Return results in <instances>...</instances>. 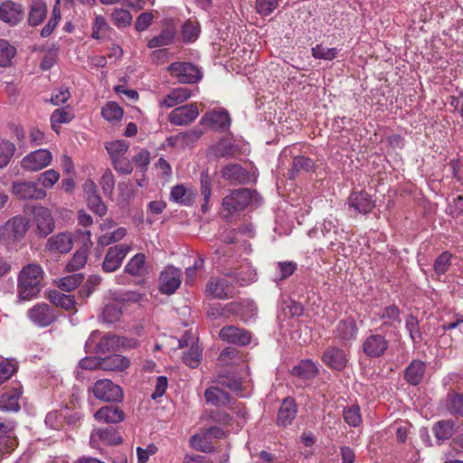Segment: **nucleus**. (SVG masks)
Instances as JSON below:
<instances>
[{"mask_svg":"<svg viewBox=\"0 0 463 463\" xmlns=\"http://www.w3.org/2000/svg\"><path fill=\"white\" fill-rule=\"evenodd\" d=\"M43 270L40 265L28 264L18 277V296L21 300H30L41 291Z\"/></svg>","mask_w":463,"mask_h":463,"instance_id":"f257e3e1","label":"nucleus"},{"mask_svg":"<svg viewBox=\"0 0 463 463\" xmlns=\"http://www.w3.org/2000/svg\"><path fill=\"white\" fill-rule=\"evenodd\" d=\"M261 203V197L259 194L249 188H240L233 190L230 194L222 199V207L225 212L224 217L241 212L250 205H259Z\"/></svg>","mask_w":463,"mask_h":463,"instance_id":"f03ea898","label":"nucleus"},{"mask_svg":"<svg viewBox=\"0 0 463 463\" xmlns=\"http://www.w3.org/2000/svg\"><path fill=\"white\" fill-rule=\"evenodd\" d=\"M100 333L93 331L88 340L86 341L85 347L90 353L105 354L118 347H135L137 343L136 340H128L121 338L113 334H107L99 338Z\"/></svg>","mask_w":463,"mask_h":463,"instance_id":"7ed1b4c3","label":"nucleus"},{"mask_svg":"<svg viewBox=\"0 0 463 463\" xmlns=\"http://www.w3.org/2000/svg\"><path fill=\"white\" fill-rule=\"evenodd\" d=\"M28 210L33 213V223L38 236L46 237L53 232L55 222L49 208L34 205L29 207Z\"/></svg>","mask_w":463,"mask_h":463,"instance_id":"20e7f679","label":"nucleus"},{"mask_svg":"<svg viewBox=\"0 0 463 463\" xmlns=\"http://www.w3.org/2000/svg\"><path fill=\"white\" fill-rule=\"evenodd\" d=\"M90 392L95 398L103 402H120L123 398V391L120 386L115 384L109 379L98 380Z\"/></svg>","mask_w":463,"mask_h":463,"instance_id":"39448f33","label":"nucleus"},{"mask_svg":"<svg viewBox=\"0 0 463 463\" xmlns=\"http://www.w3.org/2000/svg\"><path fill=\"white\" fill-rule=\"evenodd\" d=\"M11 192L19 200H43L47 195L46 191L33 181H14Z\"/></svg>","mask_w":463,"mask_h":463,"instance_id":"423d86ee","label":"nucleus"},{"mask_svg":"<svg viewBox=\"0 0 463 463\" xmlns=\"http://www.w3.org/2000/svg\"><path fill=\"white\" fill-rule=\"evenodd\" d=\"M167 71L178 82L184 84L194 83L202 77L199 69L190 62H173L167 67Z\"/></svg>","mask_w":463,"mask_h":463,"instance_id":"0eeeda50","label":"nucleus"},{"mask_svg":"<svg viewBox=\"0 0 463 463\" xmlns=\"http://www.w3.org/2000/svg\"><path fill=\"white\" fill-rule=\"evenodd\" d=\"M52 161V152L41 148L24 156L20 161V165L27 172H38L50 165Z\"/></svg>","mask_w":463,"mask_h":463,"instance_id":"6e6552de","label":"nucleus"},{"mask_svg":"<svg viewBox=\"0 0 463 463\" xmlns=\"http://www.w3.org/2000/svg\"><path fill=\"white\" fill-rule=\"evenodd\" d=\"M99 229L101 234L98 238V244L103 247L122 241L128 234L125 227H118L110 219L104 220L99 224Z\"/></svg>","mask_w":463,"mask_h":463,"instance_id":"1a4fd4ad","label":"nucleus"},{"mask_svg":"<svg viewBox=\"0 0 463 463\" xmlns=\"http://www.w3.org/2000/svg\"><path fill=\"white\" fill-rule=\"evenodd\" d=\"M131 250V244L127 243H120L109 248L102 262V269L105 272L116 271L120 268Z\"/></svg>","mask_w":463,"mask_h":463,"instance_id":"9d476101","label":"nucleus"},{"mask_svg":"<svg viewBox=\"0 0 463 463\" xmlns=\"http://www.w3.org/2000/svg\"><path fill=\"white\" fill-rule=\"evenodd\" d=\"M28 221L23 216H15L0 227V240L10 241L23 238L28 230Z\"/></svg>","mask_w":463,"mask_h":463,"instance_id":"9b49d317","label":"nucleus"},{"mask_svg":"<svg viewBox=\"0 0 463 463\" xmlns=\"http://www.w3.org/2000/svg\"><path fill=\"white\" fill-rule=\"evenodd\" d=\"M205 292L213 298L226 299L233 298L236 289L227 278L213 277L206 284Z\"/></svg>","mask_w":463,"mask_h":463,"instance_id":"f8f14e48","label":"nucleus"},{"mask_svg":"<svg viewBox=\"0 0 463 463\" xmlns=\"http://www.w3.org/2000/svg\"><path fill=\"white\" fill-rule=\"evenodd\" d=\"M182 270L174 266L165 267L159 276V291L165 295L174 294L181 285Z\"/></svg>","mask_w":463,"mask_h":463,"instance_id":"ddd939ff","label":"nucleus"},{"mask_svg":"<svg viewBox=\"0 0 463 463\" xmlns=\"http://www.w3.org/2000/svg\"><path fill=\"white\" fill-rule=\"evenodd\" d=\"M199 113L197 105L190 103L174 109L168 116V120L175 126H186L194 122Z\"/></svg>","mask_w":463,"mask_h":463,"instance_id":"4468645a","label":"nucleus"},{"mask_svg":"<svg viewBox=\"0 0 463 463\" xmlns=\"http://www.w3.org/2000/svg\"><path fill=\"white\" fill-rule=\"evenodd\" d=\"M24 11L21 4L5 0L0 4V21L15 26L24 19Z\"/></svg>","mask_w":463,"mask_h":463,"instance_id":"2eb2a0df","label":"nucleus"},{"mask_svg":"<svg viewBox=\"0 0 463 463\" xmlns=\"http://www.w3.org/2000/svg\"><path fill=\"white\" fill-rule=\"evenodd\" d=\"M27 316L30 320L38 326H48L56 318L54 310L46 303H38L31 307Z\"/></svg>","mask_w":463,"mask_h":463,"instance_id":"dca6fc26","label":"nucleus"},{"mask_svg":"<svg viewBox=\"0 0 463 463\" xmlns=\"http://www.w3.org/2000/svg\"><path fill=\"white\" fill-rule=\"evenodd\" d=\"M73 246V236L71 232H59L51 236L44 246V250L50 253H68Z\"/></svg>","mask_w":463,"mask_h":463,"instance_id":"f3484780","label":"nucleus"},{"mask_svg":"<svg viewBox=\"0 0 463 463\" xmlns=\"http://www.w3.org/2000/svg\"><path fill=\"white\" fill-rule=\"evenodd\" d=\"M357 334L358 326L352 317L340 320L334 330V337L344 345L354 340Z\"/></svg>","mask_w":463,"mask_h":463,"instance_id":"a211bd4d","label":"nucleus"},{"mask_svg":"<svg viewBox=\"0 0 463 463\" xmlns=\"http://www.w3.org/2000/svg\"><path fill=\"white\" fill-rule=\"evenodd\" d=\"M388 345L389 343L383 335L372 334L364 339L363 351L367 356L376 358L384 354L388 348Z\"/></svg>","mask_w":463,"mask_h":463,"instance_id":"6ab92c4d","label":"nucleus"},{"mask_svg":"<svg viewBox=\"0 0 463 463\" xmlns=\"http://www.w3.org/2000/svg\"><path fill=\"white\" fill-rule=\"evenodd\" d=\"M200 124L217 130L224 131L229 128L231 118L225 110H213L204 114Z\"/></svg>","mask_w":463,"mask_h":463,"instance_id":"aec40b11","label":"nucleus"},{"mask_svg":"<svg viewBox=\"0 0 463 463\" xmlns=\"http://www.w3.org/2000/svg\"><path fill=\"white\" fill-rule=\"evenodd\" d=\"M322 360L329 368L336 371L343 370L348 362L347 354L342 348L329 346L325 351Z\"/></svg>","mask_w":463,"mask_h":463,"instance_id":"412c9836","label":"nucleus"},{"mask_svg":"<svg viewBox=\"0 0 463 463\" xmlns=\"http://www.w3.org/2000/svg\"><path fill=\"white\" fill-rule=\"evenodd\" d=\"M347 204L350 210L356 213L366 214L374 207V202L365 192L352 193L348 198Z\"/></svg>","mask_w":463,"mask_h":463,"instance_id":"4be33fe9","label":"nucleus"},{"mask_svg":"<svg viewBox=\"0 0 463 463\" xmlns=\"http://www.w3.org/2000/svg\"><path fill=\"white\" fill-rule=\"evenodd\" d=\"M220 337L232 344L246 345L250 342V334L243 328L226 326L220 331Z\"/></svg>","mask_w":463,"mask_h":463,"instance_id":"5701e85b","label":"nucleus"},{"mask_svg":"<svg viewBox=\"0 0 463 463\" xmlns=\"http://www.w3.org/2000/svg\"><path fill=\"white\" fill-rule=\"evenodd\" d=\"M197 196V191L192 187L176 184L171 189L170 199L182 205H192Z\"/></svg>","mask_w":463,"mask_h":463,"instance_id":"b1692460","label":"nucleus"},{"mask_svg":"<svg viewBox=\"0 0 463 463\" xmlns=\"http://www.w3.org/2000/svg\"><path fill=\"white\" fill-rule=\"evenodd\" d=\"M94 418L99 422L115 424L124 420L125 413L120 408L117 406L107 405L100 408L94 414Z\"/></svg>","mask_w":463,"mask_h":463,"instance_id":"393cba45","label":"nucleus"},{"mask_svg":"<svg viewBox=\"0 0 463 463\" xmlns=\"http://www.w3.org/2000/svg\"><path fill=\"white\" fill-rule=\"evenodd\" d=\"M124 271L133 277H144L148 273V267L146 262V256L143 253H137L126 264Z\"/></svg>","mask_w":463,"mask_h":463,"instance_id":"a878e982","label":"nucleus"},{"mask_svg":"<svg viewBox=\"0 0 463 463\" xmlns=\"http://www.w3.org/2000/svg\"><path fill=\"white\" fill-rule=\"evenodd\" d=\"M221 173L222 176L231 184H244L249 180L248 172L237 164L224 166Z\"/></svg>","mask_w":463,"mask_h":463,"instance_id":"bb28decb","label":"nucleus"},{"mask_svg":"<svg viewBox=\"0 0 463 463\" xmlns=\"http://www.w3.org/2000/svg\"><path fill=\"white\" fill-rule=\"evenodd\" d=\"M296 414L297 405L295 401L290 397L284 399L278 412V424L284 427L289 425L295 419Z\"/></svg>","mask_w":463,"mask_h":463,"instance_id":"cd10ccee","label":"nucleus"},{"mask_svg":"<svg viewBox=\"0 0 463 463\" xmlns=\"http://www.w3.org/2000/svg\"><path fill=\"white\" fill-rule=\"evenodd\" d=\"M191 97V90L187 88L181 87L173 90L160 101V107L173 108L187 100Z\"/></svg>","mask_w":463,"mask_h":463,"instance_id":"c85d7f7f","label":"nucleus"},{"mask_svg":"<svg viewBox=\"0 0 463 463\" xmlns=\"http://www.w3.org/2000/svg\"><path fill=\"white\" fill-rule=\"evenodd\" d=\"M21 396L20 387H13L0 395V410L4 411H17L20 409L19 398Z\"/></svg>","mask_w":463,"mask_h":463,"instance_id":"c756f323","label":"nucleus"},{"mask_svg":"<svg viewBox=\"0 0 463 463\" xmlns=\"http://www.w3.org/2000/svg\"><path fill=\"white\" fill-rule=\"evenodd\" d=\"M130 361L126 356L113 354L100 360L99 368L104 371L122 372L128 368Z\"/></svg>","mask_w":463,"mask_h":463,"instance_id":"7c9ffc66","label":"nucleus"},{"mask_svg":"<svg viewBox=\"0 0 463 463\" xmlns=\"http://www.w3.org/2000/svg\"><path fill=\"white\" fill-rule=\"evenodd\" d=\"M47 14V5L43 0H33L29 14H28V24L31 26L39 25L45 18Z\"/></svg>","mask_w":463,"mask_h":463,"instance_id":"2f4dec72","label":"nucleus"},{"mask_svg":"<svg viewBox=\"0 0 463 463\" xmlns=\"http://www.w3.org/2000/svg\"><path fill=\"white\" fill-rule=\"evenodd\" d=\"M225 307L228 312L240 316L244 321H248L252 318L256 314V307L251 302H232L226 305Z\"/></svg>","mask_w":463,"mask_h":463,"instance_id":"473e14b6","label":"nucleus"},{"mask_svg":"<svg viewBox=\"0 0 463 463\" xmlns=\"http://www.w3.org/2000/svg\"><path fill=\"white\" fill-rule=\"evenodd\" d=\"M425 371V364L420 360H414L405 371V379L411 384L417 385L423 379Z\"/></svg>","mask_w":463,"mask_h":463,"instance_id":"72a5a7b5","label":"nucleus"},{"mask_svg":"<svg viewBox=\"0 0 463 463\" xmlns=\"http://www.w3.org/2000/svg\"><path fill=\"white\" fill-rule=\"evenodd\" d=\"M204 398L208 403L214 406H224L230 403L229 394L215 386L206 389Z\"/></svg>","mask_w":463,"mask_h":463,"instance_id":"f704fd0d","label":"nucleus"},{"mask_svg":"<svg viewBox=\"0 0 463 463\" xmlns=\"http://www.w3.org/2000/svg\"><path fill=\"white\" fill-rule=\"evenodd\" d=\"M123 304L120 302H111L105 306L99 317V319L108 324H112L120 319L122 315Z\"/></svg>","mask_w":463,"mask_h":463,"instance_id":"c9c22d12","label":"nucleus"},{"mask_svg":"<svg viewBox=\"0 0 463 463\" xmlns=\"http://www.w3.org/2000/svg\"><path fill=\"white\" fill-rule=\"evenodd\" d=\"M190 445L194 449L204 453L212 452L213 449L212 439L206 430L201 433L193 435L190 439Z\"/></svg>","mask_w":463,"mask_h":463,"instance_id":"e433bc0d","label":"nucleus"},{"mask_svg":"<svg viewBox=\"0 0 463 463\" xmlns=\"http://www.w3.org/2000/svg\"><path fill=\"white\" fill-rule=\"evenodd\" d=\"M203 136V131L199 128H193L181 132L170 138L173 145L190 146L196 142Z\"/></svg>","mask_w":463,"mask_h":463,"instance_id":"4c0bfd02","label":"nucleus"},{"mask_svg":"<svg viewBox=\"0 0 463 463\" xmlns=\"http://www.w3.org/2000/svg\"><path fill=\"white\" fill-rule=\"evenodd\" d=\"M97 439H100L104 444H118L121 442V439L112 428L94 430L90 435V442L94 443Z\"/></svg>","mask_w":463,"mask_h":463,"instance_id":"58836bf2","label":"nucleus"},{"mask_svg":"<svg viewBox=\"0 0 463 463\" xmlns=\"http://www.w3.org/2000/svg\"><path fill=\"white\" fill-rule=\"evenodd\" d=\"M175 36V30L173 26L165 28L159 35L153 37L147 43L151 49L164 47L173 43Z\"/></svg>","mask_w":463,"mask_h":463,"instance_id":"ea45409f","label":"nucleus"},{"mask_svg":"<svg viewBox=\"0 0 463 463\" xmlns=\"http://www.w3.org/2000/svg\"><path fill=\"white\" fill-rule=\"evenodd\" d=\"M318 373L317 366L310 360H303L292 369V373L296 376L311 379Z\"/></svg>","mask_w":463,"mask_h":463,"instance_id":"a19ab883","label":"nucleus"},{"mask_svg":"<svg viewBox=\"0 0 463 463\" xmlns=\"http://www.w3.org/2000/svg\"><path fill=\"white\" fill-rule=\"evenodd\" d=\"M226 276L232 277L238 286L243 287L256 280V272L249 266L242 267L234 273H227Z\"/></svg>","mask_w":463,"mask_h":463,"instance_id":"79ce46f5","label":"nucleus"},{"mask_svg":"<svg viewBox=\"0 0 463 463\" xmlns=\"http://www.w3.org/2000/svg\"><path fill=\"white\" fill-rule=\"evenodd\" d=\"M234 153V146L228 140H221L209 149L210 156L214 158L232 156Z\"/></svg>","mask_w":463,"mask_h":463,"instance_id":"37998d69","label":"nucleus"},{"mask_svg":"<svg viewBox=\"0 0 463 463\" xmlns=\"http://www.w3.org/2000/svg\"><path fill=\"white\" fill-rule=\"evenodd\" d=\"M16 151L15 145L8 139L0 138V169L5 167Z\"/></svg>","mask_w":463,"mask_h":463,"instance_id":"c03bdc74","label":"nucleus"},{"mask_svg":"<svg viewBox=\"0 0 463 463\" xmlns=\"http://www.w3.org/2000/svg\"><path fill=\"white\" fill-rule=\"evenodd\" d=\"M105 147L110 156L111 161L117 158L124 157L128 150L129 143L126 140H115L107 142Z\"/></svg>","mask_w":463,"mask_h":463,"instance_id":"a18cd8bd","label":"nucleus"},{"mask_svg":"<svg viewBox=\"0 0 463 463\" xmlns=\"http://www.w3.org/2000/svg\"><path fill=\"white\" fill-rule=\"evenodd\" d=\"M73 118L74 114L69 109H55L51 116L52 128L58 133L60 125L71 122Z\"/></svg>","mask_w":463,"mask_h":463,"instance_id":"49530a36","label":"nucleus"},{"mask_svg":"<svg viewBox=\"0 0 463 463\" xmlns=\"http://www.w3.org/2000/svg\"><path fill=\"white\" fill-rule=\"evenodd\" d=\"M201 194L203 197V203L202 204V211L206 213L210 209V199L212 196V180L209 175L205 172L201 174Z\"/></svg>","mask_w":463,"mask_h":463,"instance_id":"de8ad7c7","label":"nucleus"},{"mask_svg":"<svg viewBox=\"0 0 463 463\" xmlns=\"http://www.w3.org/2000/svg\"><path fill=\"white\" fill-rule=\"evenodd\" d=\"M433 431L437 439H449L455 432L454 422L452 420H439L434 426Z\"/></svg>","mask_w":463,"mask_h":463,"instance_id":"09e8293b","label":"nucleus"},{"mask_svg":"<svg viewBox=\"0 0 463 463\" xmlns=\"http://www.w3.org/2000/svg\"><path fill=\"white\" fill-rule=\"evenodd\" d=\"M380 318L383 320V324L391 326H395L396 324H401L400 309L398 307L392 305L385 307L380 315Z\"/></svg>","mask_w":463,"mask_h":463,"instance_id":"8fccbe9b","label":"nucleus"},{"mask_svg":"<svg viewBox=\"0 0 463 463\" xmlns=\"http://www.w3.org/2000/svg\"><path fill=\"white\" fill-rule=\"evenodd\" d=\"M16 49L6 40L0 39V67H6L15 56Z\"/></svg>","mask_w":463,"mask_h":463,"instance_id":"3c124183","label":"nucleus"},{"mask_svg":"<svg viewBox=\"0 0 463 463\" xmlns=\"http://www.w3.org/2000/svg\"><path fill=\"white\" fill-rule=\"evenodd\" d=\"M49 298L56 307H61L66 310L71 309L74 306V299L71 296L65 295L56 290L50 293Z\"/></svg>","mask_w":463,"mask_h":463,"instance_id":"603ef678","label":"nucleus"},{"mask_svg":"<svg viewBox=\"0 0 463 463\" xmlns=\"http://www.w3.org/2000/svg\"><path fill=\"white\" fill-rule=\"evenodd\" d=\"M448 411L452 414L463 417V395L459 393L449 394L446 399Z\"/></svg>","mask_w":463,"mask_h":463,"instance_id":"864d4df0","label":"nucleus"},{"mask_svg":"<svg viewBox=\"0 0 463 463\" xmlns=\"http://www.w3.org/2000/svg\"><path fill=\"white\" fill-rule=\"evenodd\" d=\"M343 418L345 421L352 427H357L362 423V416L358 405L346 407L343 411Z\"/></svg>","mask_w":463,"mask_h":463,"instance_id":"5fc2aeb1","label":"nucleus"},{"mask_svg":"<svg viewBox=\"0 0 463 463\" xmlns=\"http://www.w3.org/2000/svg\"><path fill=\"white\" fill-rule=\"evenodd\" d=\"M83 280L82 274L75 273L68 275L59 280L57 286L64 291H71L75 289Z\"/></svg>","mask_w":463,"mask_h":463,"instance_id":"6e6d98bb","label":"nucleus"},{"mask_svg":"<svg viewBox=\"0 0 463 463\" xmlns=\"http://www.w3.org/2000/svg\"><path fill=\"white\" fill-rule=\"evenodd\" d=\"M277 274L274 275V280H283L291 276L297 269V264L293 261H281L276 265Z\"/></svg>","mask_w":463,"mask_h":463,"instance_id":"4d7b16f0","label":"nucleus"},{"mask_svg":"<svg viewBox=\"0 0 463 463\" xmlns=\"http://www.w3.org/2000/svg\"><path fill=\"white\" fill-rule=\"evenodd\" d=\"M111 20L116 26L122 28L128 26L131 24L132 15L126 9L117 8L111 14Z\"/></svg>","mask_w":463,"mask_h":463,"instance_id":"13d9d810","label":"nucleus"},{"mask_svg":"<svg viewBox=\"0 0 463 463\" xmlns=\"http://www.w3.org/2000/svg\"><path fill=\"white\" fill-rule=\"evenodd\" d=\"M101 114L108 121L119 120L123 116V109L116 102H108Z\"/></svg>","mask_w":463,"mask_h":463,"instance_id":"bf43d9fd","label":"nucleus"},{"mask_svg":"<svg viewBox=\"0 0 463 463\" xmlns=\"http://www.w3.org/2000/svg\"><path fill=\"white\" fill-rule=\"evenodd\" d=\"M86 262H87V250L84 249H80L73 254L72 258L70 260V261L68 262V264L66 266V269L68 271H76V270L81 269L82 267H84Z\"/></svg>","mask_w":463,"mask_h":463,"instance_id":"052dcab7","label":"nucleus"},{"mask_svg":"<svg viewBox=\"0 0 463 463\" xmlns=\"http://www.w3.org/2000/svg\"><path fill=\"white\" fill-rule=\"evenodd\" d=\"M60 174L54 169H49L38 175L39 184L45 189H50L59 181Z\"/></svg>","mask_w":463,"mask_h":463,"instance_id":"680f3d73","label":"nucleus"},{"mask_svg":"<svg viewBox=\"0 0 463 463\" xmlns=\"http://www.w3.org/2000/svg\"><path fill=\"white\" fill-rule=\"evenodd\" d=\"M202 355V348L198 345H193L190 350L184 354L183 361L191 368H195L199 365Z\"/></svg>","mask_w":463,"mask_h":463,"instance_id":"e2e57ef3","label":"nucleus"},{"mask_svg":"<svg viewBox=\"0 0 463 463\" xmlns=\"http://www.w3.org/2000/svg\"><path fill=\"white\" fill-rule=\"evenodd\" d=\"M311 52L314 58L327 61H332L338 54V50L336 48H327L322 44L316 45L312 48Z\"/></svg>","mask_w":463,"mask_h":463,"instance_id":"0e129e2a","label":"nucleus"},{"mask_svg":"<svg viewBox=\"0 0 463 463\" xmlns=\"http://www.w3.org/2000/svg\"><path fill=\"white\" fill-rule=\"evenodd\" d=\"M279 6V0H256L255 9L262 16H268Z\"/></svg>","mask_w":463,"mask_h":463,"instance_id":"69168bd1","label":"nucleus"},{"mask_svg":"<svg viewBox=\"0 0 463 463\" xmlns=\"http://www.w3.org/2000/svg\"><path fill=\"white\" fill-rule=\"evenodd\" d=\"M314 163L310 158L305 156H296L293 160L290 170V178H293L296 173L299 171H309L313 168Z\"/></svg>","mask_w":463,"mask_h":463,"instance_id":"338daca9","label":"nucleus"},{"mask_svg":"<svg viewBox=\"0 0 463 463\" xmlns=\"http://www.w3.org/2000/svg\"><path fill=\"white\" fill-rule=\"evenodd\" d=\"M200 29L197 23L188 21L182 27V37L185 42H194L199 36Z\"/></svg>","mask_w":463,"mask_h":463,"instance_id":"774afa93","label":"nucleus"}]
</instances>
